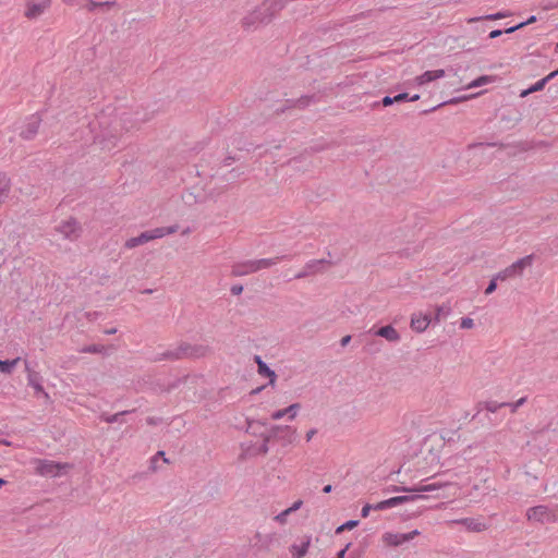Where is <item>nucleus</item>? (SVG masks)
<instances>
[{
	"label": "nucleus",
	"mask_w": 558,
	"mask_h": 558,
	"mask_svg": "<svg viewBox=\"0 0 558 558\" xmlns=\"http://www.w3.org/2000/svg\"><path fill=\"white\" fill-rule=\"evenodd\" d=\"M94 144L100 146L101 149L110 151L117 147L122 136V131H129L135 128L130 113L124 112L120 118L110 117L104 112L97 116L87 125Z\"/></svg>",
	"instance_id": "obj_1"
},
{
	"label": "nucleus",
	"mask_w": 558,
	"mask_h": 558,
	"mask_svg": "<svg viewBox=\"0 0 558 558\" xmlns=\"http://www.w3.org/2000/svg\"><path fill=\"white\" fill-rule=\"evenodd\" d=\"M284 7L283 0H266L241 21L244 29L256 28L260 24H268L274 15Z\"/></svg>",
	"instance_id": "obj_2"
},
{
	"label": "nucleus",
	"mask_w": 558,
	"mask_h": 558,
	"mask_svg": "<svg viewBox=\"0 0 558 558\" xmlns=\"http://www.w3.org/2000/svg\"><path fill=\"white\" fill-rule=\"evenodd\" d=\"M178 231V226H170V227H159L155 228L153 230H147L142 232L140 235L130 238L125 241L124 247L126 248H134L140 245H143L149 241L160 239L165 235L172 234Z\"/></svg>",
	"instance_id": "obj_3"
},
{
	"label": "nucleus",
	"mask_w": 558,
	"mask_h": 558,
	"mask_svg": "<svg viewBox=\"0 0 558 558\" xmlns=\"http://www.w3.org/2000/svg\"><path fill=\"white\" fill-rule=\"evenodd\" d=\"M296 438V429L289 425H272L265 433V441L279 440L283 446L292 444Z\"/></svg>",
	"instance_id": "obj_4"
},
{
	"label": "nucleus",
	"mask_w": 558,
	"mask_h": 558,
	"mask_svg": "<svg viewBox=\"0 0 558 558\" xmlns=\"http://www.w3.org/2000/svg\"><path fill=\"white\" fill-rule=\"evenodd\" d=\"M533 259H534L533 254L526 255V256L518 259L517 262H514L512 265H510L506 269L499 271L497 274V278H499L500 281H505L508 278L521 276L523 270L526 267L532 266Z\"/></svg>",
	"instance_id": "obj_5"
},
{
	"label": "nucleus",
	"mask_w": 558,
	"mask_h": 558,
	"mask_svg": "<svg viewBox=\"0 0 558 558\" xmlns=\"http://www.w3.org/2000/svg\"><path fill=\"white\" fill-rule=\"evenodd\" d=\"M427 497L421 494L401 495L381 500L374 505V510H386L402 504L425 500Z\"/></svg>",
	"instance_id": "obj_6"
},
{
	"label": "nucleus",
	"mask_w": 558,
	"mask_h": 558,
	"mask_svg": "<svg viewBox=\"0 0 558 558\" xmlns=\"http://www.w3.org/2000/svg\"><path fill=\"white\" fill-rule=\"evenodd\" d=\"M56 230L61 233L65 239L74 241L80 238L82 227L75 218L62 221Z\"/></svg>",
	"instance_id": "obj_7"
},
{
	"label": "nucleus",
	"mask_w": 558,
	"mask_h": 558,
	"mask_svg": "<svg viewBox=\"0 0 558 558\" xmlns=\"http://www.w3.org/2000/svg\"><path fill=\"white\" fill-rule=\"evenodd\" d=\"M331 262L327 260L325 258L322 259H313L305 264L302 271L298 272L294 276V279H303L307 276L315 275L317 272H322L325 268V266H330Z\"/></svg>",
	"instance_id": "obj_8"
},
{
	"label": "nucleus",
	"mask_w": 558,
	"mask_h": 558,
	"mask_svg": "<svg viewBox=\"0 0 558 558\" xmlns=\"http://www.w3.org/2000/svg\"><path fill=\"white\" fill-rule=\"evenodd\" d=\"M420 535V531L418 530H413L409 533H397V534H393V533H385L383 535V541L388 545V546H393V547H397V546H400L407 542H410L411 539H413L415 536Z\"/></svg>",
	"instance_id": "obj_9"
},
{
	"label": "nucleus",
	"mask_w": 558,
	"mask_h": 558,
	"mask_svg": "<svg viewBox=\"0 0 558 558\" xmlns=\"http://www.w3.org/2000/svg\"><path fill=\"white\" fill-rule=\"evenodd\" d=\"M40 122L41 118L38 114L28 117L23 130L20 132V136L26 141L33 140L38 133Z\"/></svg>",
	"instance_id": "obj_10"
},
{
	"label": "nucleus",
	"mask_w": 558,
	"mask_h": 558,
	"mask_svg": "<svg viewBox=\"0 0 558 558\" xmlns=\"http://www.w3.org/2000/svg\"><path fill=\"white\" fill-rule=\"evenodd\" d=\"M68 468V464H61L53 461H41L38 465V472L46 476H57L62 473V470Z\"/></svg>",
	"instance_id": "obj_11"
},
{
	"label": "nucleus",
	"mask_w": 558,
	"mask_h": 558,
	"mask_svg": "<svg viewBox=\"0 0 558 558\" xmlns=\"http://www.w3.org/2000/svg\"><path fill=\"white\" fill-rule=\"evenodd\" d=\"M25 368L27 372L28 385L35 389L36 393H41L46 399H49V395L45 391L41 385L43 377L40 374L31 369L27 362H25Z\"/></svg>",
	"instance_id": "obj_12"
},
{
	"label": "nucleus",
	"mask_w": 558,
	"mask_h": 558,
	"mask_svg": "<svg viewBox=\"0 0 558 558\" xmlns=\"http://www.w3.org/2000/svg\"><path fill=\"white\" fill-rule=\"evenodd\" d=\"M50 5V0L28 1L25 16L27 19H36Z\"/></svg>",
	"instance_id": "obj_13"
},
{
	"label": "nucleus",
	"mask_w": 558,
	"mask_h": 558,
	"mask_svg": "<svg viewBox=\"0 0 558 558\" xmlns=\"http://www.w3.org/2000/svg\"><path fill=\"white\" fill-rule=\"evenodd\" d=\"M368 333L385 338L389 342H398L400 340V333L391 325L381 326L377 329H371Z\"/></svg>",
	"instance_id": "obj_14"
},
{
	"label": "nucleus",
	"mask_w": 558,
	"mask_h": 558,
	"mask_svg": "<svg viewBox=\"0 0 558 558\" xmlns=\"http://www.w3.org/2000/svg\"><path fill=\"white\" fill-rule=\"evenodd\" d=\"M510 402H497V401H480L476 404V413L473 415L472 420L477 418L482 411L485 409L487 412L495 413L501 408H506Z\"/></svg>",
	"instance_id": "obj_15"
},
{
	"label": "nucleus",
	"mask_w": 558,
	"mask_h": 558,
	"mask_svg": "<svg viewBox=\"0 0 558 558\" xmlns=\"http://www.w3.org/2000/svg\"><path fill=\"white\" fill-rule=\"evenodd\" d=\"M254 362L257 364L258 374L269 378L268 385L274 386L277 379V374L275 371H272L259 355L254 356Z\"/></svg>",
	"instance_id": "obj_16"
},
{
	"label": "nucleus",
	"mask_w": 558,
	"mask_h": 558,
	"mask_svg": "<svg viewBox=\"0 0 558 558\" xmlns=\"http://www.w3.org/2000/svg\"><path fill=\"white\" fill-rule=\"evenodd\" d=\"M432 323L430 315L413 314L411 317V328L417 332H423Z\"/></svg>",
	"instance_id": "obj_17"
},
{
	"label": "nucleus",
	"mask_w": 558,
	"mask_h": 558,
	"mask_svg": "<svg viewBox=\"0 0 558 558\" xmlns=\"http://www.w3.org/2000/svg\"><path fill=\"white\" fill-rule=\"evenodd\" d=\"M526 515L530 521L543 523L549 517V510L546 506H535L527 510Z\"/></svg>",
	"instance_id": "obj_18"
},
{
	"label": "nucleus",
	"mask_w": 558,
	"mask_h": 558,
	"mask_svg": "<svg viewBox=\"0 0 558 558\" xmlns=\"http://www.w3.org/2000/svg\"><path fill=\"white\" fill-rule=\"evenodd\" d=\"M252 272H255L253 260L234 264L231 270V275L234 277H242Z\"/></svg>",
	"instance_id": "obj_19"
},
{
	"label": "nucleus",
	"mask_w": 558,
	"mask_h": 558,
	"mask_svg": "<svg viewBox=\"0 0 558 558\" xmlns=\"http://www.w3.org/2000/svg\"><path fill=\"white\" fill-rule=\"evenodd\" d=\"M301 409V404L300 403H292L290 404L288 408L286 409H282V410H277L275 411L272 414H271V418L272 420H280L282 418L283 416L288 415V417L290 420H293L296 414H298V411Z\"/></svg>",
	"instance_id": "obj_20"
},
{
	"label": "nucleus",
	"mask_w": 558,
	"mask_h": 558,
	"mask_svg": "<svg viewBox=\"0 0 558 558\" xmlns=\"http://www.w3.org/2000/svg\"><path fill=\"white\" fill-rule=\"evenodd\" d=\"M311 545V536H305V539L301 543V545L292 544L289 548L293 558H303L310 548Z\"/></svg>",
	"instance_id": "obj_21"
},
{
	"label": "nucleus",
	"mask_w": 558,
	"mask_h": 558,
	"mask_svg": "<svg viewBox=\"0 0 558 558\" xmlns=\"http://www.w3.org/2000/svg\"><path fill=\"white\" fill-rule=\"evenodd\" d=\"M213 353V349L207 344H191L190 343V357L199 359L205 357Z\"/></svg>",
	"instance_id": "obj_22"
},
{
	"label": "nucleus",
	"mask_w": 558,
	"mask_h": 558,
	"mask_svg": "<svg viewBox=\"0 0 558 558\" xmlns=\"http://www.w3.org/2000/svg\"><path fill=\"white\" fill-rule=\"evenodd\" d=\"M463 524L469 531L472 532H482L487 529L485 523H482L473 518H465L459 521Z\"/></svg>",
	"instance_id": "obj_23"
},
{
	"label": "nucleus",
	"mask_w": 558,
	"mask_h": 558,
	"mask_svg": "<svg viewBox=\"0 0 558 558\" xmlns=\"http://www.w3.org/2000/svg\"><path fill=\"white\" fill-rule=\"evenodd\" d=\"M283 258H284V256H277L275 258H262V259L253 260L254 267H255V272L260 269H264V268H269V267L276 265L279 260H281Z\"/></svg>",
	"instance_id": "obj_24"
},
{
	"label": "nucleus",
	"mask_w": 558,
	"mask_h": 558,
	"mask_svg": "<svg viewBox=\"0 0 558 558\" xmlns=\"http://www.w3.org/2000/svg\"><path fill=\"white\" fill-rule=\"evenodd\" d=\"M189 376H183L180 378H177L172 383L168 385L163 384H156L160 392H171L172 390L177 389L181 384H184L187 380Z\"/></svg>",
	"instance_id": "obj_25"
},
{
	"label": "nucleus",
	"mask_w": 558,
	"mask_h": 558,
	"mask_svg": "<svg viewBox=\"0 0 558 558\" xmlns=\"http://www.w3.org/2000/svg\"><path fill=\"white\" fill-rule=\"evenodd\" d=\"M483 92L478 93V95H481ZM477 96V94L475 95H472V97H475ZM471 98V96H460V97H454L452 99H449V100H446V101H442L434 107H432L430 109H425L423 110V113H428V112H432V111H435L436 109L442 107V106H446V105H452V104H458V102H461V101H464L466 99Z\"/></svg>",
	"instance_id": "obj_26"
},
{
	"label": "nucleus",
	"mask_w": 558,
	"mask_h": 558,
	"mask_svg": "<svg viewBox=\"0 0 558 558\" xmlns=\"http://www.w3.org/2000/svg\"><path fill=\"white\" fill-rule=\"evenodd\" d=\"M116 5H117L116 1L98 2V1L89 0L86 4V9L92 12L98 8L102 9V10H110L111 8H113Z\"/></svg>",
	"instance_id": "obj_27"
},
{
	"label": "nucleus",
	"mask_w": 558,
	"mask_h": 558,
	"mask_svg": "<svg viewBox=\"0 0 558 558\" xmlns=\"http://www.w3.org/2000/svg\"><path fill=\"white\" fill-rule=\"evenodd\" d=\"M546 84H547V80L542 78V80L537 81L535 84H533L532 86H530L529 88L523 89L520 93V97L523 98L532 93L543 90L545 88Z\"/></svg>",
	"instance_id": "obj_28"
},
{
	"label": "nucleus",
	"mask_w": 558,
	"mask_h": 558,
	"mask_svg": "<svg viewBox=\"0 0 558 558\" xmlns=\"http://www.w3.org/2000/svg\"><path fill=\"white\" fill-rule=\"evenodd\" d=\"M509 15H510V12H497V13L488 14L485 16L472 17L469 20V23H475V22L483 21V20L495 21V20H500V19L507 17Z\"/></svg>",
	"instance_id": "obj_29"
},
{
	"label": "nucleus",
	"mask_w": 558,
	"mask_h": 558,
	"mask_svg": "<svg viewBox=\"0 0 558 558\" xmlns=\"http://www.w3.org/2000/svg\"><path fill=\"white\" fill-rule=\"evenodd\" d=\"M135 410H131V411H121L119 413H116V414H107V413H101L100 414V420L104 421V422H107V423H116V422H121L120 421V417L123 416V415H126L129 413H132L134 412Z\"/></svg>",
	"instance_id": "obj_30"
},
{
	"label": "nucleus",
	"mask_w": 558,
	"mask_h": 558,
	"mask_svg": "<svg viewBox=\"0 0 558 558\" xmlns=\"http://www.w3.org/2000/svg\"><path fill=\"white\" fill-rule=\"evenodd\" d=\"M163 360L177 361L178 360V354L175 353V349L167 350V351H165L162 353L156 354L151 359L153 362H160V361H163Z\"/></svg>",
	"instance_id": "obj_31"
},
{
	"label": "nucleus",
	"mask_w": 558,
	"mask_h": 558,
	"mask_svg": "<svg viewBox=\"0 0 558 558\" xmlns=\"http://www.w3.org/2000/svg\"><path fill=\"white\" fill-rule=\"evenodd\" d=\"M442 487L440 483H433L427 485H415L412 487L413 493H429Z\"/></svg>",
	"instance_id": "obj_32"
},
{
	"label": "nucleus",
	"mask_w": 558,
	"mask_h": 558,
	"mask_svg": "<svg viewBox=\"0 0 558 558\" xmlns=\"http://www.w3.org/2000/svg\"><path fill=\"white\" fill-rule=\"evenodd\" d=\"M19 361L20 357L14 360H0V373L10 374Z\"/></svg>",
	"instance_id": "obj_33"
},
{
	"label": "nucleus",
	"mask_w": 558,
	"mask_h": 558,
	"mask_svg": "<svg viewBox=\"0 0 558 558\" xmlns=\"http://www.w3.org/2000/svg\"><path fill=\"white\" fill-rule=\"evenodd\" d=\"M317 101H318V98L316 97V95H304L295 100L296 108H300V109H304L311 102H317Z\"/></svg>",
	"instance_id": "obj_34"
},
{
	"label": "nucleus",
	"mask_w": 558,
	"mask_h": 558,
	"mask_svg": "<svg viewBox=\"0 0 558 558\" xmlns=\"http://www.w3.org/2000/svg\"><path fill=\"white\" fill-rule=\"evenodd\" d=\"M494 81V77L493 76H489V75H482L475 80H473L470 84L466 85V88H474V87H480V86H483L485 84H488L490 82Z\"/></svg>",
	"instance_id": "obj_35"
},
{
	"label": "nucleus",
	"mask_w": 558,
	"mask_h": 558,
	"mask_svg": "<svg viewBox=\"0 0 558 558\" xmlns=\"http://www.w3.org/2000/svg\"><path fill=\"white\" fill-rule=\"evenodd\" d=\"M175 353L178 354V360L191 359L190 357V343L181 342L178 345V348H175Z\"/></svg>",
	"instance_id": "obj_36"
},
{
	"label": "nucleus",
	"mask_w": 558,
	"mask_h": 558,
	"mask_svg": "<svg viewBox=\"0 0 558 558\" xmlns=\"http://www.w3.org/2000/svg\"><path fill=\"white\" fill-rule=\"evenodd\" d=\"M359 523H360L359 520H349L336 529V534H341L342 532H344L347 530H353L354 527H356L359 525Z\"/></svg>",
	"instance_id": "obj_37"
},
{
	"label": "nucleus",
	"mask_w": 558,
	"mask_h": 558,
	"mask_svg": "<svg viewBox=\"0 0 558 558\" xmlns=\"http://www.w3.org/2000/svg\"><path fill=\"white\" fill-rule=\"evenodd\" d=\"M106 351V348L101 344H89L84 347L81 352L83 353H104Z\"/></svg>",
	"instance_id": "obj_38"
},
{
	"label": "nucleus",
	"mask_w": 558,
	"mask_h": 558,
	"mask_svg": "<svg viewBox=\"0 0 558 558\" xmlns=\"http://www.w3.org/2000/svg\"><path fill=\"white\" fill-rule=\"evenodd\" d=\"M535 21H536V16H535V15H532V16H530L526 21L521 22V23H519V24H517V25H514V26H510V27H508V28H507V33H514L515 31L521 29V28H523L524 26H526V25H530V24L534 23Z\"/></svg>",
	"instance_id": "obj_39"
},
{
	"label": "nucleus",
	"mask_w": 558,
	"mask_h": 558,
	"mask_svg": "<svg viewBox=\"0 0 558 558\" xmlns=\"http://www.w3.org/2000/svg\"><path fill=\"white\" fill-rule=\"evenodd\" d=\"M416 81H417L418 85H423L425 83H429V82L435 81V80H434V76H433V72L432 71H426L422 75L417 76Z\"/></svg>",
	"instance_id": "obj_40"
},
{
	"label": "nucleus",
	"mask_w": 558,
	"mask_h": 558,
	"mask_svg": "<svg viewBox=\"0 0 558 558\" xmlns=\"http://www.w3.org/2000/svg\"><path fill=\"white\" fill-rule=\"evenodd\" d=\"M499 280V278H497V275L489 281L486 290H485V294H492L496 289H497V281Z\"/></svg>",
	"instance_id": "obj_41"
},
{
	"label": "nucleus",
	"mask_w": 558,
	"mask_h": 558,
	"mask_svg": "<svg viewBox=\"0 0 558 558\" xmlns=\"http://www.w3.org/2000/svg\"><path fill=\"white\" fill-rule=\"evenodd\" d=\"M247 432L253 430L254 434L257 433V427L265 426L266 423H263L260 421H247Z\"/></svg>",
	"instance_id": "obj_42"
},
{
	"label": "nucleus",
	"mask_w": 558,
	"mask_h": 558,
	"mask_svg": "<svg viewBox=\"0 0 558 558\" xmlns=\"http://www.w3.org/2000/svg\"><path fill=\"white\" fill-rule=\"evenodd\" d=\"M386 492H403V493H413L412 487H405V486H397L392 485L389 488L386 489Z\"/></svg>",
	"instance_id": "obj_43"
},
{
	"label": "nucleus",
	"mask_w": 558,
	"mask_h": 558,
	"mask_svg": "<svg viewBox=\"0 0 558 558\" xmlns=\"http://www.w3.org/2000/svg\"><path fill=\"white\" fill-rule=\"evenodd\" d=\"M291 514V512L288 510V508L286 510H283L282 512H280L279 514H277L275 517V520L277 522H279L280 524H284L287 522V517Z\"/></svg>",
	"instance_id": "obj_44"
},
{
	"label": "nucleus",
	"mask_w": 558,
	"mask_h": 558,
	"mask_svg": "<svg viewBox=\"0 0 558 558\" xmlns=\"http://www.w3.org/2000/svg\"><path fill=\"white\" fill-rule=\"evenodd\" d=\"M260 436L263 437V444L258 448V453L267 454L269 451V447H268V442L265 441V433H260Z\"/></svg>",
	"instance_id": "obj_45"
},
{
	"label": "nucleus",
	"mask_w": 558,
	"mask_h": 558,
	"mask_svg": "<svg viewBox=\"0 0 558 558\" xmlns=\"http://www.w3.org/2000/svg\"><path fill=\"white\" fill-rule=\"evenodd\" d=\"M474 326V322L472 318L470 317H464L461 319V324H460V327L462 329H469V328H472Z\"/></svg>",
	"instance_id": "obj_46"
},
{
	"label": "nucleus",
	"mask_w": 558,
	"mask_h": 558,
	"mask_svg": "<svg viewBox=\"0 0 558 558\" xmlns=\"http://www.w3.org/2000/svg\"><path fill=\"white\" fill-rule=\"evenodd\" d=\"M525 401H526V398L523 397V398L519 399L517 402L510 403L507 407H510L511 412L514 413L518 410V408L521 407Z\"/></svg>",
	"instance_id": "obj_47"
},
{
	"label": "nucleus",
	"mask_w": 558,
	"mask_h": 558,
	"mask_svg": "<svg viewBox=\"0 0 558 558\" xmlns=\"http://www.w3.org/2000/svg\"><path fill=\"white\" fill-rule=\"evenodd\" d=\"M395 100H396V104L402 102V101H409L410 95H409V93H400L395 96Z\"/></svg>",
	"instance_id": "obj_48"
},
{
	"label": "nucleus",
	"mask_w": 558,
	"mask_h": 558,
	"mask_svg": "<svg viewBox=\"0 0 558 558\" xmlns=\"http://www.w3.org/2000/svg\"><path fill=\"white\" fill-rule=\"evenodd\" d=\"M380 104H381L384 107H388V106H391V105L396 104L395 96H393V97H391V96H385V97L380 100Z\"/></svg>",
	"instance_id": "obj_49"
},
{
	"label": "nucleus",
	"mask_w": 558,
	"mask_h": 558,
	"mask_svg": "<svg viewBox=\"0 0 558 558\" xmlns=\"http://www.w3.org/2000/svg\"><path fill=\"white\" fill-rule=\"evenodd\" d=\"M502 34H508L507 33V28L506 29H494V31H492L489 33V35H488V38L495 39V38L501 36Z\"/></svg>",
	"instance_id": "obj_50"
},
{
	"label": "nucleus",
	"mask_w": 558,
	"mask_h": 558,
	"mask_svg": "<svg viewBox=\"0 0 558 558\" xmlns=\"http://www.w3.org/2000/svg\"><path fill=\"white\" fill-rule=\"evenodd\" d=\"M146 423L148 425L155 426V425H158V424L162 423V418L161 417H156V416H148L146 418Z\"/></svg>",
	"instance_id": "obj_51"
},
{
	"label": "nucleus",
	"mask_w": 558,
	"mask_h": 558,
	"mask_svg": "<svg viewBox=\"0 0 558 558\" xmlns=\"http://www.w3.org/2000/svg\"><path fill=\"white\" fill-rule=\"evenodd\" d=\"M371 510H374V505H371V504L364 505L362 508V511H361V515L363 518H367Z\"/></svg>",
	"instance_id": "obj_52"
},
{
	"label": "nucleus",
	"mask_w": 558,
	"mask_h": 558,
	"mask_svg": "<svg viewBox=\"0 0 558 558\" xmlns=\"http://www.w3.org/2000/svg\"><path fill=\"white\" fill-rule=\"evenodd\" d=\"M243 286L242 284H233L230 289V292L233 295H240L243 292Z\"/></svg>",
	"instance_id": "obj_53"
},
{
	"label": "nucleus",
	"mask_w": 558,
	"mask_h": 558,
	"mask_svg": "<svg viewBox=\"0 0 558 558\" xmlns=\"http://www.w3.org/2000/svg\"><path fill=\"white\" fill-rule=\"evenodd\" d=\"M158 457H162V458H163V461H165V462H168V459H167V458H165V452H163V451H158V452L156 453V456L151 459V466H150V468H151L153 470H156V465H155V463H156V460H157V458H158Z\"/></svg>",
	"instance_id": "obj_54"
},
{
	"label": "nucleus",
	"mask_w": 558,
	"mask_h": 558,
	"mask_svg": "<svg viewBox=\"0 0 558 558\" xmlns=\"http://www.w3.org/2000/svg\"><path fill=\"white\" fill-rule=\"evenodd\" d=\"M303 505V501L301 499L294 501L291 507L288 508V510L293 513L296 510H299Z\"/></svg>",
	"instance_id": "obj_55"
},
{
	"label": "nucleus",
	"mask_w": 558,
	"mask_h": 558,
	"mask_svg": "<svg viewBox=\"0 0 558 558\" xmlns=\"http://www.w3.org/2000/svg\"><path fill=\"white\" fill-rule=\"evenodd\" d=\"M183 199L189 205H192L193 203H197L198 202L197 198L192 193H189L187 195H184Z\"/></svg>",
	"instance_id": "obj_56"
},
{
	"label": "nucleus",
	"mask_w": 558,
	"mask_h": 558,
	"mask_svg": "<svg viewBox=\"0 0 558 558\" xmlns=\"http://www.w3.org/2000/svg\"><path fill=\"white\" fill-rule=\"evenodd\" d=\"M351 546V543H348L344 548H342L341 550L338 551L337 554V557L336 558H344L345 557V553L347 550L350 548Z\"/></svg>",
	"instance_id": "obj_57"
},
{
	"label": "nucleus",
	"mask_w": 558,
	"mask_h": 558,
	"mask_svg": "<svg viewBox=\"0 0 558 558\" xmlns=\"http://www.w3.org/2000/svg\"><path fill=\"white\" fill-rule=\"evenodd\" d=\"M283 106H284V107H286V109L288 110V109L296 108V102H295V100H294V99H287V100L284 101V105H283Z\"/></svg>",
	"instance_id": "obj_58"
},
{
	"label": "nucleus",
	"mask_w": 558,
	"mask_h": 558,
	"mask_svg": "<svg viewBox=\"0 0 558 558\" xmlns=\"http://www.w3.org/2000/svg\"><path fill=\"white\" fill-rule=\"evenodd\" d=\"M351 339L352 337L350 335L342 337L340 340L341 347H347L350 343Z\"/></svg>",
	"instance_id": "obj_59"
},
{
	"label": "nucleus",
	"mask_w": 558,
	"mask_h": 558,
	"mask_svg": "<svg viewBox=\"0 0 558 558\" xmlns=\"http://www.w3.org/2000/svg\"><path fill=\"white\" fill-rule=\"evenodd\" d=\"M433 72V76H434V80H437V78H440L445 75V70H434L432 71Z\"/></svg>",
	"instance_id": "obj_60"
},
{
	"label": "nucleus",
	"mask_w": 558,
	"mask_h": 558,
	"mask_svg": "<svg viewBox=\"0 0 558 558\" xmlns=\"http://www.w3.org/2000/svg\"><path fill=\"white\" fill-rule=\"evenodd\" d=\"M558 75V69L550 72L548 75L543 77L544 80H547V83L550 82L553 78H555Z\"/></svg>",
	"instance_id": "obj_61"
},
{
	"label": "nucleus",
	"mask_w": 558,
	"mask_h": 558,
	"mask_svg": "<svg viewBox=\"0 0 558 558\" xmlns=\"http://www.w3.org/2000/svg\"><path fill=\"white\" fill-rule=\"evenodd\" d=\"M317 434V429L316 428H312L310 429L307 433H306V441H310L314 435Z\"/></svg>",
	"instance_id": "obj_62"
},
{
	"label": "nucleus",
	"mask_w": 558,
	"mask_h": 558,
	"mask_svg": "<svg viewBox=\"0 0 558 558\" xmlns=\"http://www.w3.org/2000/svg\"><path fill=\"white\" fill-rule=\"evenodd\" d=\"M441 313H442V307L441 306H437L436 307V314H435V320L436 322H439Z\"/></svg>",
	"instance_id": "obj_63"
},
{
	"label": "nucleus",
	"mask_w": 558,
	"mask_h": 558,
	"mask_svg": "<svg viewBox=\"0 0 558 558\" xmlns=\"http://www.w3.org/2000/svg\"><path fill=\"white\" fill-rule=\"evenodd\" d=\"M234 160H235L234 157L228 156V157L225 158L223 162H225L226 166H229Z\"/></svg>",
	"instance_id": "obj_64"
}]
</instances>
